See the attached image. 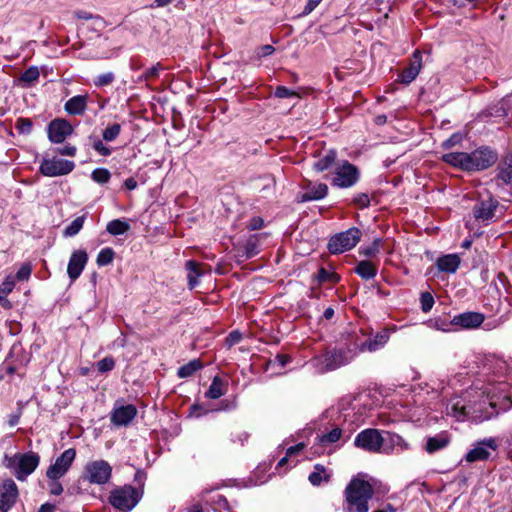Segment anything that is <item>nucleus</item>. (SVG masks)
Returning a JSON list of instances; mask_svg holds the SVG:
<instances>
[{"mask_svg":"<svg viewBox=\"0 0 512 512\" xmlns=\"http://www.w3.org/2000/svg\"><path fill=\"white\" fill-rule=\"evenodd\" d=\"M374 495L372 485L363 479L353 478L344 490L347 512H368V502Z\"/></svg>","mask_w":512,"mask_h":512,"instance_id":"nucleus-1","label":"nucleus"},{"mask_svg":"<svg viewBox=\"0 0 512 512\" xmlns=\"http://www.w3.org/2000/svg\"><path fill=\"white\" fill-rule=\"evenodd\" d=\"M141 494L139 491L131 486L124 485L117 487L110 492L109 503L122 512L131 511L140 501Z\"/></svg>","mask_w":512,"mask_h":512,"instance_id":"nucleus-2","label":"nucleus"},{"mask_svg":"<svg viewBox=\"0 0 512 512\" xmlns=\"http://www.w3.org/2000/svg\"><path fill=\"white\" fill-rule=\"evenodd\" d=\"M355 356L352 347H349L347 351L334 350L326 352L325 354L314 358L313 364L320 373L326 371L335 370L351 361Z\"/></svg>","mask_w":512,"mask_h":512,"instance_id":"nucleus-3","label":"nucleus"},{"mask_svg":"<svg viewBox=\"0 0 512 512\" xmlns=\"http://www.w3.org/2000/svg\"><path fill=\"white\" fill-rule=\"evenodd\" d=\"M361 232L358 228H350L344 232L335 234L328 242V249L332 254H340L351 250L360 241Z\"/></svg>","mask_w":512,"mask_h":512,"instance_id":"nucleus-4","label":"nucleus"},{"mask_svg":"<svg viewBox=\"0 0 512 512\" xmlns=\"http://www.w3.org/2000/svg\"><path fill=\"white\" fill-rule=\"evenodd\" d=\"M385 438L378 429L368 428L358 433L354 445L370 453L383 452Z\"/></svg>","mask_w":512,"mask_h":512,"instance_id":"nucleus-5","label":"nucleus"},{"mask_svg":"<svg viewBox=\"0 0 512 512\" xmlns=\"http://www.w3.org/2000/svg\"><path fill=\"white\" fill-rule=\"evenodd\" d=\"M112 476V466L105 460L90 461L84 468V479L91 484L104 485Z\"/></svg>","mask_w":512,"mask_h":512,"instance_id":"nucleus-6","label":"nucleus"},{"mask_svg":"<svg viewBox=\"0 0 512 512\" xmlns=\"http://www.w3.org/2000/svg\"><path fill=\"white\" fill-rule=\"evenodd\" d=\"M497 153L488 148L481 147L471 153H467V171L485 170L496 163Z\"/></svg>","mask_w":512,"mask_h":512,"instance_id":"nucleus-7","label":"nucleus"},{"mask_svg":"<svg viewBox=\"0 0 512 512\" xmlns=\"http://www.w3.org/2000/svg\"><path fill=\"white\" fill-rule=\"evenodd\" d=\"M74 167L73 161L52 157L43 158L39 170L46 177H57L69 174L73 171Z\"/></svg>","mask_w":512,"mask_h":512,"instance_id":"nucleus-8","label":"nucleus"},{"mask_svg":"<svg viewBox=\"0 0 512 512\" xmlns=\"http://www.w3.org/2000/svg\"><path fill=\"white\" fill-rule=\"evenodd\" d=\"M39 460V456L33 452L16 454L10 459V465L17 464L16 476L19 480H23L37 468Z\"/></svg>","mask_w":512,"mask_h":512,"instance_id":"nucleus-9","label":"nucleus"},{"mask_svg":"<svg viewBox=\"0 0 512 512\" xmlns=\"http://www.w3.org/2000/svg\"><path fill=\"white\" fill-rule=\"evenodd\" d=\"M76 457V450H65L48 468L46 475L50 480H58L66 474Z\"/></svg>","mask_w":512,"mask_h":512,"instance_id":"nucleus-10","label":"nucleus"},{"mask_svg":"<svg viewBox=\"0 0 512 512\" xmlns=\"http://www.w3.org/2000/svg\"><path fill=\"white\" fill-rule=\"evenodd\" d=\"M357 180L358 170L348 161H343L336 167L334 172L333 185L341 188H348L353 186Z\"/></svg>","mask_w":512,"mask_h":512,"instance_id":"nucleus-11","label":"nucleus"},{"mask_svg":"<svg viewBox=\"0 0 512 512\" xmlns=\"http://www.w3.org/2000/svg\"><path fill=\"white\" fill-rule=\"evenodd\" d=\"M497 448L498 443L495 438H485L474 444V447L467 452L465 460L467 462L487 460L491 455L490 451H496Z\"/></svg>","mask_w":512,"mask_h":512,"instance_id":"nucleus-12","label":"nucleus"},{"mask_svg":"<svg viewBox=\"0 0 512 512\" xmlns=\"http://www.w3.org/2000/svg\"><path fill=\"white\" fill-rule=\"evenodd\" d=\"M388 340L389 334L386 331H383L373 337H368L363 341H356L352 348L355 355L359 352H375L384 347Z\"/></svg>","mask_w":512,"mask_h":512,"instance_id":"nucleus-13","label":"nucleus"},{"mask_svg":"<svg viewBox=\"0 0 512 512\" xmlns=\"http://www.w3.org/2000/svg\"><path fill=\"white\" fill-rule=\"evenodd\" d=\"M18 498V489L12 479L4 480L0 483V510L7 512Z\"/></svg>","mask_w":512,"mask_h":512,"instance_id":"nucleus-14","label":"nucleus"},{"mask_svg":"<svg viewBox=\"0 0 512 512\" xmlns=\"http://www.w3.org/2000/svg\"><path fill=\"white\" fill-rule=\"evenodd\" d=\"M72 132V126L66 120L56 119L48 126V137L53 143H62Z\"/></svg>","mask_w":512,"mask_h":512,"instance_id":"nucleus-15","label":"nucleus"},{"mask_svg":"<svg viewBox=\"0 0 512 512\" xmlns=\"http://www.w3.org/2000/svg\"><path fill=\"white\" fill-rule=\"evenodd\" d=\"M88 261V255L84 250L74 251L69 259L67 273L71 281H75L82 273Z\"/></svg>","mask_w":512,"mask_h":512,"instance_id":"nucleus-16","label":"nucleus"},{"mask_svg":"<svg viewBox=\"0 0 512 512\" xmlns=\"http://www.w3.org/2000/svg\"><path fill=\"white\" fill-rule=\"evenodd\" d=\"M485 320V316L482 313L468 311L458 315H455L451 323L455 326H460L464 329H475L478 328Z\"/></svg>","mask_w":512,"mask_h":512,"instance_id":"nucleus-17","label":"nucleus"},{"mask_svg":"<svg viewBox=\"0 0 512 512\" xmlns=\"http://www.w3.org/2000/svg\"><path fill=\"white\" fill-rule=\"evenodd\" d=\"M136 414L137 409L134 405H121L113 409L111 422L116 426H126L134 419Z\"/></svg>","mask_w":512,"mask_h":512,"instance_id":"nucleus-18","label":"nucleus"},{"mask_svg":"<svg viewBox=\"0 0 512 512\" xmlns=\"http://www.w3.org/2000/svg\"><path fill=\"white\" fill-rule=\"evenodd\" d=\"M498 202L489 197L486 200L477 202L473 208L474 217L480 221H488L494 217Z\"/></svg>","mask_w":512,"mask_h":512,"instance_id":"nucleus-19","label":"nucleus"},{"mask_svg":"<svg viewBox=\"0 0 512 512\" xmlns=\"http://www.w3.org/2000/svg\"><path fill=\"white\" fill-rule=\"evenodd\" d=\"M422 68V56L419 50L414 51L413 59L410 65L403 69L400 74V81L404 84H409L418 76Z\"/></svg>","mask_w":512,"mask_h":512,"instance_id":"nucleus-20","label":"nucleus"},{"mask_svg":"<svg viewBox=\"0 0 512 512\" xmlns=\"http://www.w3.org/2000/svg\"><path fill=\"white\" fill-rule=\"evenodd\" d=\"M385 435V444L383 446L384 453L390 454L395 449L400 451H406L410 449V444L402 436L391 432H386Z\"/></svg>","mask_w":512,"mask_h":512,"instance_id":"nucleus-21","label":"nucleus"},{"mask_svg":"<svg viewBox=\"0 0 512 512\" xmlns=\"http://www.w3.org/2000/svg\"><path fill=\"white\" fill-rule=\"evenodd\" d=\"M328 192V187L324 183H317L312 185L309 182L307 191L298 196L299 202H308L313 200L323 199Z\"/></svg>","mask_w":512,"mask_h":512,"instance_id":"nucleus-22","label":"nucleus"},{"mask_svg":"<svg viewBox=\"0 0 512 512\" xmlns=\"http://www.w3.org/2000/svg\"><path fill=\"white\" fill-rule=\"evenodd\" d=\"M185 267L189 288L194 289L198 286L199 278L204 274L205 270L201 264L193 260L187 261Z\"/></svg>","mask_w":512,"mask_h":512,"instance_id":"nucleus-23","label":"nucleus"},{"mask_svg":"<svg viewBox=\"0 0 512 512\" xmlns=\"http://www.w3.org/2000/svg\"><path fill=\"white\" fill-rule=\"evenodd\" d=\"M460 265V258L457 254H448L439 257L436 266L441 272L454 273Z\"/></svg>","mask_w":512,"mask_h":512,"instance_id":"nucleus-24","label":"nucleus"},{"mask_svg":"<svg viewBox=\"0 0 512 512\" xmlns=\"http://www.w3.org/2000/svg\"><path fill=\"white\" fill-rule=\"evenodd\" d=\"M450 443V438L447 433L442 432L433 437H429L426 441L425 450L429 453H435L445 448Z\"/></svg>","mask_w":512,"mask_h":512,"instance_id":"nucleus-25","label":"nucleus"},{"mask_svg":"<svg viewBox=\"0 0 512 512\" xmlns=\"http://www.w3.org/2000/svg\"><path fill=\"white\" fill-rule=\"evenodd\" d=\"M87 106V96L77 95L70 98L65 104V110L71 115H81Z\"/></svg>","mask_w":512,"mask_h":512,"instance_id":"nucleus-26","label":"nucleus"},{"mask_svg":"<svg viewBox=\"0 0 512 512\" xmlns=\"http://www.w3.org/2000/svg\"><path fill=\"white\" fill-rule=\"evenodd\" d=\"M442 160L447 164L467 171V153L450 152L442 156Z\"/></svg>","mask_w":512,"mask_h":512,"instance_id":"nucleus-27","label":"nucleus"},{"mask_svg":"<svg viewBox=\"0 0 512 512\" xmlns=\"http://www.w3.org/2000/svg\"><path fill=\"white\" fill-rule=\"evenodd\" d=\"M498 178L506 184H512V154H508L498 166Z\"/></svg>","mask_w":512,"mask_h":512,"instance_id":"nucleus-28","label":"nucleus"},{"mask_svg":"<svg viewBox=\"0 0 512 512\" xmlns=\"http://www.w3.org/2000/svg\"><path fill=\"white\" fill-rule=\"evenodd\" d=\"M451 409H452L453 415L458 420H461L470 415H472V418H474V419L483 420V419L488 418L487 416L482 417V416H478V415H473L476 412V410H472V408L470 406H465V405L461 404L460 401H457L456 403H454Z\"/></svg>","mask_w":512,"mask_h":512,"instance_id":"nucleus-29","label":"nucleus"},{"mask_svg":"<svg viewBox=\"0 0 512 512\" xmlns=\"http://www.w3.org/2000/svg\"><path fill=\"white\" fill-rule=\"evenodd\" d=\"M106 230L113 236L123 235L130 230V224L126 220L115 219L108 222Z\"/></svg>","mask_w":512,"mask_h":512,"instance_id":"nucleus-30","label":"nucleus"},{"mask_svg":"<svg viewBox=\"0 0 512 512\" xmlns=\"http://www.w3.org/2000/svg\"><path fill=\"white\" fill-rule=\"evenodd\" d=\"M336 161V152L334 150L328 151L323 157H321L318 161L314 163V168L318 172H322L327 170L335 164Z\"/></svg>","mask_w":512,"mask_h":512,"instance_id":"nucleus-31","label":"nucleus"},{"mask_svg":"<svg viewBox=\"0 0 512 512\" xmlns=\"http://www.w3.org/2000/svg\"><path fill=\"white\" fill-rule=\"evenodd\" d=\"M226 390L222 380L216 376L212 380V383L206 392V397L209 399H218L225 394Z\"/></svg>","mask_w":512,"mask_h":512,"instance_id":"nucleus-32","label":"nucleus"},{"mask_svg":"<svg viewBox=\"0 0 512 512\" xmlns=\"http://www.w3.org/2000/svg\"><path fill=\"white\" fill-rule=\"evenodd\" d=\"M355 271L360 277L368 280L375 277L377 269L371 262L361 261L356 266Z\"/></svg>","mask_w":512,"mask_h":512,"instance_id":"nucleus-33","label":"nucleus"},{"mask_svg":"<svg viewBox=\"0 0 512 512\" xmlns=\"http://www.w3.org/2000/svg\"><path fill=\"white\" fill-rule=\"evenodd\" d=\"M308 479L313 486H319L322 481L327 482L329 480V475L326 474V470L323 465L316 464L314 466V471L310 473Z\"/></svg>","mask_w":512,"mask_h":512,"instance_id":"nucleus-34","label":"nucleus"},{"mask_svg":"<svg viewBox=\"0 0 512 512\" xmlns=\"http://www.w3.org/2000/svg\"><path fill=\"white\" fill-rule=\"evenodd\" d=\"M202 368V363L199 360H192L189 363L181 366L178 369V376L180 378H187L193 375L196 371Z\"/></svg>","mask_w":512,"mask_h":512,"instance_id":"nucleus-35","label":"nucleus"},{"mask_svg":"<svg viewBox=\"0 0 512 512\" xmlns=\"http://www.w3.org/2000/svg\"><path fill=\"white\" fill-rule=\"evenodd\" d=\"M85 215L75 218L64 230L63 234L65 237H73L77 235L83 228L85 222Z\"/></svg>","mask_w":512,"mask_h":512,"instance_id":"nucleus-36","label":"nucleus"},{"mask_svg":"<svg viewBox=\"0 0 512 512\" xmlns=\"http://www.w3.org/2000/svg\"><path fill=\"white\" fill-rule=\"evenodd\" d=\"M114 251L112 248H103L97 255L96 262L98 266H106L110 264L114 259Z\"/></svg>","mask_w":512,"mask_h":512,"instance_id":"nucleus-37","label":"nucleus"},{"mask_svg":"<svg viewBox=\"0 0 512 512\" xmlns=\"http://www.w3.org/2000/svg\"><path fill=\"white\" fill-rule=\"evenodd\" d=\"M121 132V125L114 123L103 130L102 137L106 142L114 141Z\"/></svg>","mask_w":512,"mask_h":512,"instance_id":"nucleus-38","label":"nucleus"},{"mask_svg":"<svg viewBox=\"0 0 512 512\" xmlns=\"http://www.w3.org/2000/svg\"><path fill=\"white\" fill-rule=\"evenodd\" d=\"M244 253L246 258H252L259 253L258 239L256 236H251L244 245Z\"/></svg>","mask_w":512,"mask_h":512,"instance_id":"nucleus-39","label":"nucleus"},{"mask_svg":"<svg viewBox=\"0 0 512 512\" xmlns=\"http://www.w3.org/2000/svg\"><path fill=\"white\" fill-rule=\"evenodd\" d=\"M342 435V430L340 428H334L330 432L323 434L319 437V442L321 444H331L337 442Z\"/></svg>","mask_w":512,"mask_h":512,"instance_id":"nucleus-40","label":"nucleus"},{"mask_svg":"<svg viewBox=\"0 0 512 512\" xmlns=\"http://www.w3.org/2000/svg\"><path fill=\"white\" fill-rule=\"evenodd\" d=\"M111 177L110 172L105 168H97L93 170L91 174V178L93 181L99 183V184H105L109 181Z\"/></svg>","mask_w":512,"mask_h":512,"instance_id":"nucleus-41","label":"nucleus"},{"mask_svg":"<svg viewBox=\"0 0 512 512\" xmlns=\"http://www.w3.org/2000/svg\"><path fill=\"white\" fill-rule=\"evenodd\" d=\"M162 69V66L157 63L153 67L146 70L141 76L138 77L137 82L148 81L150 79H155L159 76V72Z\"/></svg>","mask_w":512,"mask_h":512,"instance_id":"nucleus-42","label":"nucleus"},{"mask_svg":"<svg viewBox=\"0 0 512 512\" xmlns=\"http://www.w3.org/2000/svg\"><path fill=\"white\" fill-rule=\"evenodd\" d=\"M114 79H115V76H114L113 72H106V73L98 75L94 79V85L97 87L107 86V85H110L114 81Z\"/></svg>","mask_w":512,"mask_h":512,"instance_id":"nucleus-43","label":"nucleus"},{"mask_svg":"<svg viewBox=\"0 0 512 512\" xmlns=\"http://www.w3.org/2000/svg\"><path fill=\"white\" fill-rule=\"evenodd\" d=\"M39 70L37 67H30L21 75L20 81L25 83H32L39 78Z\"/></svg>","mask_w":512,"mask_h":512,"instance_id":"nucleus-44","label":"nucleus"},{"mask_svg":"<svg viewBox=\"0 0 512 512\" xmlns=\"http://www.w3.org/2000/svg\"><path fill=\"white\" fill-rule=\"evenodd\" d=\"M16 129L21 134H29L32 130V121L28 118H19L16 121Z\"/></svg>","mask_w":512,"mask_h":512,"instance_id":"nucleus-45","label":"nucleus"},{"mask_svg":"<svg viewBox=\"0 0 512 512\" xmlns=\"http://www.w3.org/2000/svg\"><path fill=\"white\" fill-rule=\"evenodd\" d=\"M15 281L12 276H7L0 284V294L5 298L14 288Z\"/></svg>","mask_w":512,"mask_h":512,"instance_id":"nucleus-46","label":"nucleus"},{"mask_svg":"<svg viewBox=\"0 0 512 512\" xmlns=\"http://www.w3.org/2000/svg\"><path fill=\"white\" fill-rule=\"evenodd\" d=\"M115 366V361L112 357H105L97 363V369L101 373L111 371Z\"/></svg>","mask_w":512,"mask_h":512,"instance_id":"nucleus-47","label":"nucleus"},{"mask_svg":"<svg viewBox=\"0 0 512 512\" xmlns=\"http://www.w3.org/2000/svg\"><path fill=\"white\" fill-rule=\"evenodd\" d=\"M92 147L96 152H98L102 156H109L112 153V150L109 147L105 146L103 142L98 138H94L92 142Z\"/></svg>","mask_w":512,"mask_h":512,"instance_id":"nucleus-48","label":"nucleus"},{"mask_svg":"<svg viewBox=\"0 0 512 512\" xmlns=\"http://www.w3.org/2000/svg\"><path fill=\"white\" fill-rule=\"evenodd\" d=\"M318 279L320 282H324V281L338 282L339 276L334 272H329L326 269L321 268L318 272Z\"/></svg>","mask_w":512,"mask_h":512,"instance_id":"nucleus-49","label":"nucleus"},{"mask_svg":"<svg viewBox=\"0 0 512 512\" xmlns=\"http://www.w3.org/2000/svg\"><path fill=\"white\" fill-rule=\"evenodd\" d=\"M275 96L278 98H289V97H298V94L296 91L288 89L284 86H278L275 89L274 92Z\"/></svg>","mask_w":512,"mask_h":512,"instance_id":"nucleus-50","label":"nucleus"},{"mask_svg":"<svg viewBox=\"0 0 512 512\" xmlns=\"http://www.w3.org/2000/svg\"><path fill=\"white\" fill-rule=\"evenodd\" d=\"M31 271H32L31 265L28 263H25L17 271L16 278L19 281L27 280L30 277Z\"/></svg>","mask_w":512,"mask_h":512,"instance_id":"nucleus-51","label":"nucleus"},{"mask_svg":"<svg viewBox=\"0 0 512 512\" xmlns=\"http://www.w3.org/2000/svg\"><path fill=\"white\" fill-rule=\"evenodd\" d=\"M434 299L430 293H423L421 295V305L424 312H428L432 309Z\"/></svg>","mask_w":512,"mask_h":512,"instance_id":"nucleus-52","label":"nucleus"},{"mask_svg":"<svg viewBox=\"0 0 512 512\" xmlns=\"http://www.w3.org/2000/svg\"><path fill=\"white\" fill-rule=\"evenodd\" d=\"M462 141V136L458 133L453 134L450 138L445 140L442 146L446 149L452 148L453 146L459 144Z\"/></svg>","mask_w":512,"mask_h":512,"instance_id":"nucleus-53","label":"nucleus"},{"mask_svg":"<svg viewBox=\"0 0 512 512\" xmlns=\"http://www.w3.org/2000/svg\"><path fill=\"white\" fill-rule=\"evenodd\" d=\"M105 25H106L105 20L102 17L96 15L92 19L90 29L94 30V31H101V30H103L105 28Z\"/></svg>","mask_w":512,"mask_h":512,"instance_id":"nucleus-54","label":"nucleus"},{"mask_svg":"<svg viewBox=\"0 0 512 512\" xmlns=\"http://www.w3.org/2000/svg\"><path fill=\"white\" fill-rule=\"evenodd\" d=\"M354 203L357 204L361 208H365L369 206L370 199L369 196L365 193L358 194L354 197Z\"/></svg>","mask_w":512,"mask_h":512,"instance_id":"nucleus-55","label":"nucleus"},{"mask_svg":"<svg viewBox=\"0 0 512 512\" xmlns=\"http://www.w3.org/2000/svg\"><path fill=\"white\" fill-rule=\"evenodd\" d=\"M275 51L274 47L272 45H263L256 49L255 53L258 57H264L271 55Z\"/></svg>","mask_w":512,"mask_h":512,"instance_id":"nucleus-56","label":"nucleus"},{"mask_svg":"<svg viewBox=\"0 0 512 512\" xmlns=\"http://www.w3.org/2000/svg\"><path fill=\"white\" fill-rule=\"evenodd\" d=\"M321 1L322 0H308L302 14L305 16L309 15L321 3Z\"/></svg>","mask_w":512,"mask_h":512,"instance_id":"nucleus-57","label":"nucleus"},{"mask_svg":"<svg viewBox=\"0 0 512 512\" xmlns=\"http://www.w3.org/2000/svg\"><path fill=\"white\" fill-rule=\"evenodd\" d=\"M49 487L50 493L53 495H60L63 492V487L58 480H51Z\"/></svg>","mask_w":512,"mask_h":512,"instance_id":"nucleus-58","label":"nucleus"},{"mask_svg":"<svg viewBox=\"0 0 512 512\" xmlns=\"http://www.w3.org/2000/svg\"><path fill=\"white\" fill-rule=\"evenodd\" d=\"M76 151V147L72 145H65L64 147L58 149V153L67 156H75Z\"/></svg>","mask_w":512,"mask_h":512,"instance_id":"nucleus-59","label":"nucleus"},{"mask_svg":"<svg viewBox=\"0 0 512 512\" xmlns=\"http://www.w3.org/2000/svg\"><path fill=\"white\" fill-rule=\"evenodd\" d=\"M241 338H242L241 333H239L238 331H233L229 334L227 341H228L229 345L232 346V345H235L238 342H240Z\"/></svg>","mask_w":512,"mask_h":512,"instance_id":"nucleus-60","label":"nucleus"},{"mask_svg":"<svg viewBox=\"0 0 512 512\" xmlns=\"http://www.w3.org/2000/svg\"><path fill=\"white\" fill-rule=\"evenodd\" d=\"M263 224H264L263 219L257 217V218L251 219L248 227L250 230H257V229L262 228Z\"/></svg>","mask_w":512,"mask_h":512,"instance_id":"nucleus-61","label":"nucleus"},{"mask_svg":"<svg viewBox=\"0 0 512 512\" xmlns=\"http://www.w3.org/2000/svg\"><path fill=\"white\" fill-rule=\"evenodd\" d=\"M75 17L78 18V19H83V20H91L95 17V15H92L91 13L87 12V11H84V10H79V11H76L75 12Z\"/></svg>","mask_w":512,"mask_h":512,"instance_id":"nucleus-62","label":"nucleus"},{"mask_svg":"<svg viewBox=\"0 0 512 512\" xmlns=\"http://www.w3.org/2000/svg\"><path fill=\"white\" fill-rule=\"evenodd\" d=\"M304 448V444L303 443H299L297 445H294V446H291L287 449V456H291L293 454H296L298 452H300L302 449Z\"/></svg>","mask_w":512,"mask_h":512,"instance_id":"nucleus-63","label":"nucleus"},{"mask_svg":"<svg viewBox=\"0 0 512 512\" xmlns=\"http://www.w3.org/2000/svg\"><path fill=\"white\" fill-rule=\"evenodd\" d=\"M124 185L128 190H134L137 188V181L133 177H130L125 180Z\"/></svg>","mask_w":512,"mask_h":512,"instance_id":"nucleus-64","label":"nucleus"}]
</instances>
